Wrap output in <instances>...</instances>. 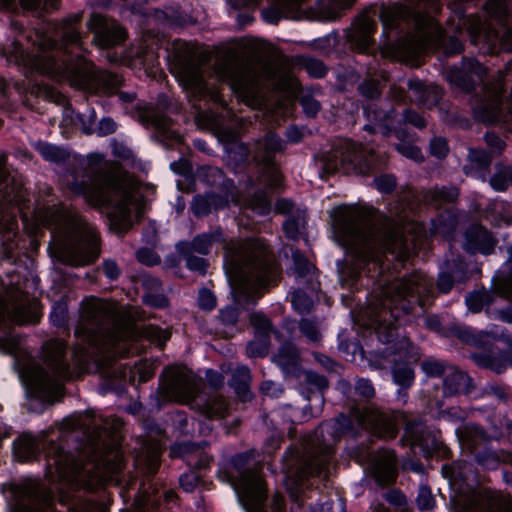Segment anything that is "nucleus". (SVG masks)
<instances>
[{
	"label": "nucleus",
	"instance_id": "5701e85b",
	"mask_svg": "<svg viewBox=\"0 0 512 512\" xmlns=\"http://www.w3.org/2000/svg\"><path fill=\"white\" fill-rule=\"evenodd\" d=\"M352 207L340 205L330 212V225L333 240L343 248L349 249L352 241Z\"/></svg>",
	"mask_w": 512,
	"mask_h": 512
},
{
	"label": "nucleus",
	"instance_id": "473e14b6",
	"mask_svg": "<svg viewBox=\"0 0 512 512\" xmlns=\"http://www.w3.org/2000/svg\"><path fill=\"white\" fill-rule=\"evenodd\" d=\"M512 166L498 163L495 172L490 177V186L497 192H505L510 185Z\"/></svg>",
	"mask_w": 512,
	"mask_h": 512
},
{
	"label": "nucleus",
	"instance_id": "412c9836",
	"mask_svg": "<svg viewBox=\"0 0 512 512\" xmlns=\"http://www.w3.org/2000/svg\"><path fill=\"white\" fill-rule=\"evenodd\" d=\"M166 389L178 402H189L197 392L198 379L186 367L172 366L166 370Z\"/></svg>",
	"mask_w": 512,
	"mask_h": 512
},
{
	"label": "nucleus",
	"instance_id": "c85d7f7f",
	"mask_svg": "<svg viewBox=\"0 0 512 512\" xmlns=\"http://www.w3.org/2000/svg\"><path fill=\"white\" fill-rule=\"evenodd\" d=\"M39 448V443L36 439L28 434L24 433L18 437L13 443V454L16 460L25 462L32 459Z\"/></svg>",
	"mask_w": 512,
	"mask_h": 512
},
{
	"label": "nucleus",
	"instance_id": "774afa93",
	"mask_svg": "<svg viewBox=\"0 0 512 512\" xmlns=\"http://www.w3.org/2000/svg\"><path fill=\"white\" fill-rule=\"evenodd\" d=\"M250 322L257 331V333L263 335H267L271 327L269 320L261 313H253L250 316Z\"/></svg>",
	"mask_w": 512,
	"mask_h": 512
},
{
	"label": "nucleus",
	"instance_id": "f3484780",
	"mask_svg": "<svg viewBox=\"0 0 512 512\" xmlns=\"http://www.w3.org/2000/svg\"><path fill=\"white\" fill-rule=\"evenodd\" d=\"M239 500L247 512H265L263 504L266 498L262 478L254 470L238 473L233 484Z\"/></svg>",
	"mask_w": 512,
	"mask_h": 512
},
{
	"label": "nucleus",
	"instance_id": "e2e57ef3",
	"mask_svg": "<svg viewBox=\"0 0 512 512\" xmlns=\"http://www.w3.org/2000/svg\"><path fill=\"white\" fill-rule=\"evenodd\" d=\"M384 499L394 507H404L407 504V497L405 493L399 488L389 489L385 495Z\"/></svg>",
	"mask_w": 512,
	"mask_h": 512
},
{
	"label": "nucleus",
	"instance_id": "dca6fc26",
	"mask_svg": "<svg viewBox=\"0 0 512 512\" xmlns=\"http://www.w3.org/2000/svg\"><path fill=\"white\" fill-rule=\"evenodd\" d=\"M474 380L465 371L458 368H451L442 381V388H435V392L427 391L426 406L431 410L442 411L445 405V398L469 395L474 389Z\"/></svg>",
	"mask_w": 512,
	"mask_h": 512
},
{
	"label": "nucleus",
	"instance_id": "6e6552de",
	"mask_svg": "<svg viewBox=\"0 0 512 512\" xmlns=\"http://www.w3.org/2000/svg\"><path fill=\"white\" fill-rule=\"evenodd\" d=\"M103 447L102 439H92L87 448L91 455L84 453L76 458L53 446L48 454V465L60 478L93 490L110 481L112 475L122 467V456L119 451L111 450L103 454Z\"/></svg>",
	"mask_w": 512,
	"mask_h": 512
},
{
	"label": "nucleus",
	"instance_id": "20e7f679",
	"mask_svg": "<svg viewBox=\"0 0 512 512\" xmlns=\"http://www.w3.org/2000/svg\"><path fill=\"white\" fill-rule=\"evenodd\" d=\"M70 189L87 203L104 207L111 227L117 232L126 231L132 225V211L137 217L142 213L136 184L121 170L76 181Z\"/></svg>",
	"mask_w": 512,
	"mask_h": 512
},
{
	"label": "nucleus",
	"instance_id": "680f3d73",
	"mask_svg": "<svg viewBox=\"0 0 512 512\" xmlns=\"http://www.w3.org/2000/svg\"><path fill=\"white\" fill-rule=\"evenodd\" d=\"M146 336L158 346L162 347L170 338V332L156 326H148L146 328Z\"/></svg>",
	"mask_w": 512,
	"mask_h": 512
},
{
	"label": "nucleus",
	"instance_id": "a18cd8bd",
	"mask_svg": "<svg viewBox=\"0 0 512 512\" xmlns=\"http://www.w3.org/2000/svg\"><path fill=\"white\" fill-rule=\"evenodd\" d=\"M469 158L479 169L486 170L491 166L494 156L483 148H472Z\"/></svg>",
	"mask_w": 512,
	"mask_h": 512
},
{
	"label": "nucleus",
	"instance_id": "cd10ccee",
	"mask_svg": "<svg viewBox=\"0 0 512 512\" xmlns=\"http://www.w3.org/2000/svg\"><path fill=\"white\" fill-rule=\"evenodd\" d=\"M494 289L501 296H507L512 291V245L508 248V259L502 264L492 279Z\"/></svg>",
	"mask_w": 512,
	"mask_h": 512
},
{
	"label": "nucleus",
	"instance_id": "72a5a7b5",
	"mask_svg": "<svg viewBox=\"0 0 512 512\" xmlns=\"http://www.w3.org/2000/svg\"><path fill=\"white\" fill-rule=\"evenodd\" d=\"M222 201L215 195L196 196L192 203V211L196 216L209 213L213 208L222 207Z\"/></svg>",
	"mask_w": 512,
	"mask_h": 512
},
{
	"label": "nucleus",
	"instance_id": "13d9d810",
	"mask_svg": "<svg viewBox=\"0 0 512 512\" xmlns=\"http://www.w3.org/2000/svg\"><path fill=\"white\" fill-rule=\"evenodd\" d=\"M300 331L311 342H319L321 339V332L317 325L308 319H302L300 322Z\"/></svg>",
	"mask_w": 512,
	"mask_h": 512
},
{
	"label": "nucleus",
	"instance_id": "864d4df0",
	"mask_svg": "<svg viewBox=\"0 0 512 512\" xmlns=\"http://www.w3.org/2000/svg\"><path fill=\"white\" fill-rule=\"evenodd\" d=\"M363 113L368 121L374 122L381 127L385 126L384 123L388 118V113L379 108L376 104H368L363 107Z\"/></svg>",
	"mask_w": 512,
	"mask_h": 512
},
{
	"label": "nucleus",
	"instance_id": "4be33fe9",
	"mask_svg": "<svg viewBox=\"0 0 512 512\" xmlns=\"http://www.w3.org/2000/svg\"><path fill=\"white\" fill-rule=\"evenodd\" d=\"M498 241L493 233L481 223H471L463 233V250L469 255H491Z\"/></svg>",
	"mask_w": 512,
	"mask_h": 512
},
{
	"label": "nucleus",
	"instance_id": "f8f14e48",
	"mask_svg": "<svg viewBox=\"0 0 512 512\" xmlns=\"http://www.w3.org/2000/svg\"><path fill=\"white\" fill-rule=\"evenodd\" d=\"M47 370L32 365L23 373V380L27 385L49 401L57 400L62 394V381L72 377L69 366L64 362L65 345L60 341H53L47 346Z\"/></svg>",
	"mask_w": 512,
	"mask_h": 512
},
{
	"label": "nucleus",
	"instance_id": "338daca9",
	"mask_svg": "<svg viewBox=\"0 0 512 512\" xmlns=\"http://www.w3.org/2000/svg\"><path fill=\"white\" fill-rule=\"evenodd\" d=\"M465 50V45L456 36H451L444 45V55L446 57H453L461 54Z\"/></svg>",
	"mask_w": 512,
	"mask_h": 512
},
{
	"label": "nucleus",
	"instance_id": "393cba45",
	"mask_svg": "<svg viewBox=\"0 0 512 512\" xmlns=\"http://www.w3.org/2000/svg\"><path fill=\"white\" fill-rule=\"evenodd\" d=\"M19 497L20 501L27 500L30 505L20 502L15 512H45L36 505H48L52 499V493L42 490L36 481H28L20 487Z\"/></svg>",
	"mask_w": 512,
	"mask_h": 512
},
{
	"label": "nucleus",
	"instance_id": "79ce46f5",
	"mask_svg": "<svg viewBox=\"0 0 512 512\" xmlns=\"http://www.w3.org/2000/svg\"><path fill=\"white\" fill-rule=\"evenodd\" d=\"M361 144L354 141V175H374L376 173L377 167L376 164L373 163L370 159H358V150Z\"/></svg>",
	"mask_w": 512,
	"mask_h": 512
},
{
	"label": "nucleus",
	"instance_id": "603ef678",
	"mask_svg": "<svg viewBox=\"0 0 512 512\" xmlns=\"http://www.w3.org/2000/svg\"><path fill=\"white\" fill-rule=\"evenodd\" d=\"M459 190L456 187L442 186L433 191V199L440 203L452 204L457 201Z\"/></svg>",
	"mask_w": 512,
	"mask_h": 512
},
{
	"label": "nucleus",
	"instance_id": "aec40b11",
	"mask_svg": "<svg viewBox=\"0 0 512 512\" xmlns=\"http://www.w3.org/2000/svg\"><path fill=\"white\" fill-rule=\"evenodd\" d=\"M284 149V142L273 132H268L265 137L256 144L255 158L265 167V178L272 188L280 186L281 175L274 165L273 156Z\"/></svg>",
	"mask_w": 512,
	"mask_h": 512
},
{
	"label": "nucleus",
	"instance_id": "f257e3e1",
	"mask_svg": "<svg viewBox=\"0 0 512 512\" xmlns=\"http://www.w3.org/2000/svg\"><path fill=\"white\" fill-rule=\"evenodd\" d=\"M354 395L367 403L361 406L354 399V463H366L377 476L397 471L398 458L393 448L374 447L375 440L391 441L399 434L396 418L375 405V388L371 380L359 377L354 382Z\"/></svg>",
	"mask_w": 512,
	"mask_h": 512
},
{
	"label": "nucleus",
	"instance_id": "4c0bfd02",
	"mask_svg": "<svg viewBox=\"0 0 512 512\" xmlns=\"http://www.w3.org/2000/svg\"><path fill=\"white\" fill-rule=\"evenodd\" d=\"M162 453V446L158 442H152L146 446V456L139 462L145 464L149 473H155L159 466V457Z\"/></svg>",
	"mask_w": 512,
	"mask_h": 512
},
{
	"label": "nucleus",
	"instance_id": "9d476101",
	"mask_svg": "<svg viewBox=\"0 0 512 512\" xmlns=\"http://www.w3.org/2000/svg\"><path fill=\"white\" fill-rule=\"evenodd\" d=\"M80 34L74 29H68L63 35L62 49L47 52L44 49L32 61L31 65L38 72L51 78L62 81L68 80L73 85H80L87 81L90 73L88 62L77 56L75 60H69L66 51L69 46L80 48Z\"/></svg>",
	"mask_w": 512,
	"mask_h": 512
},
{
	"label": "nucleus",
	"instance_id": "0eeeda50",
	"mask_svg": "<svg viewBox=\"0 0 512 512\" xmlns=\"http://www.w3.org/2000/svg\"><path fill=\"white\" fill-rule=\"evenodd\" d=\"M487 72V67L475 56L464 55L460 63L444 69V77L452 89L470 95L471 115L476 123L496 127L507 120V98L498 92L488 95L477 92Z\"/></svg>",
	"mask_w": 512,
	"mask_h": 512
},
{
	"label": "nucleus",
	"instance_id": "052dcab7",
	"mask_svg": "<svg viewBox=\"0 0 512 512\" xmlns=\"http://www.w3.org/2000/svg\"><path fill=\"white\" fill-rule=\"evenodd\" d=\"M494 346L495 344L493 343L491 350H483L482 352L472 353L471 358L474 363L477 366L485 369L491 367L495 361V355L493 354Z\"/></svg>",
	"mask_w": 512,
	"mask_h": 512
},
{
	"label": "nucleus",
	"instance_id": "69168bd1",
	"mask_svg": "<svg viewBox=\"0 0 512 512\" xmlns=\"http://www.w3.org/2000/svg\"><path fill=\"white\" fill-rule=\"evenodd\" d=\"M455 283H458L457 280L443 266L438 275L437 281L439 291L442 293H449Z\"/></svg>",
	"mask_w": 512,
	"mask_h": 512
},
{
	"label": "nucleus",
	"instance_id": "0e129e2a",
	"mask_svg": "<svg viewBox=\"0 0 512 512\" xmlns=\"http://www.w3.org/2000/svg\"><path fill=\"white\" fill-rule=\"evenodd\" d=\"M226 403L225 400L221 397H217L213 399L211 402H208L204 408V413L209 417L219 416L223 417L226 411Z\"/></svg>",
	"mask_w": 512,
	"mask_h": 512
},
{
	"label": "nucleus",
	"instance_id": "39448f33",
	"mask_svg": "<svg viewBox=\"0 0 512 512\" xmlns=\"http://www.w3.org/2000/svg\"><path fill=\"white\" fill-rule=\"evenodd\" d=\"M400 329L397 320L377 321L374 333L377 340L386 347L367 351L361 341L354 337V358L360 355L374 369H383L390 363L392 380L398 386L399 398H407L408 389L415 383L414 367L420 360V352L409 337L400 335Z\"/></svg>",
	"mask_w": 512,
	"mask_h": 512
},
{
	"label": "nucleus",
	"instance_id": "4468645a",
	"mask_svg": "<svg viewBox=\"0 0 512 512\" xmlns=\"http://www.w3.org/2000/svg\"><path fill=\"white\" fill-rule=\"evenodd\" d=\"M495 440L481 425L472 424L466 428L461 445L477 468L495 471L502 463L498 450L493 446Z\"/></svg>",
	"mask_w": 512,
	"mask_h": 512
},
{
	"label": "nucleus",
	"instance_id": "1a4fd4ad",
	"mask_svg": "<svg viewBox=\"0 0 512 512\" xmlns=\"http://www.w3.org/2000/svg\"><path fill=\"white\" fill-rule=\"evenodd\" d=\"M339 427L338 421L325 422L303 440L301 450L289 449L283 465L286 477L301 482L310 475L321 474L328 464L331 445L338 436Z\"/></svg>",
	"mask_w": 512,
	"mask_h": 512
},
{
	"label": "nucleus",
	"instance_id": "6ab92c4d",
	"mask_svg": "<svg viewBox=\"0 0 512 512\" xmlns=\"http://www.w3.org/2000/svg\"><path fill=\"white\" fill-rule=\"evenodd\" d=\"M176 78L184 90L195 97H209L215 102L221 100L218 91L208 87L204 81L197 61L189 60L181 63L177 68Z\"/></svg>",
	"mask_w": 512,
	"mask_h": 512
},
{
	"label": "nucleus",
	"instance_id": "bf43d9fd",
	"mask_svg": "<svg viewBox=\"0 0 512 512\" xmlns=\"http://www.w3.org/2000/svg\"><path fill=\"white\" fill-rule=\"evenodd\" d=\"M403 121L406 124H410L417 129H424L427 126V120L418 111L408 108L404 110Z\"/></svg>",
	"mask_w": 512,
	"mask_h": 512
},
{
	"label": "nucleus",
	"instance_id": "7c9ffc66",
	"mask_svg": "<svg viewBox=\"0 0 512 512\" xmlns=\"http://www.w3.org/2000/svg\"><path fill=\"white\" fill-rule=\"evenodd\" d=\"M295 264V278L298 284L309 283L313 287L316 280L315 266L298 254L293 256Z\"/></svg>",
	"mask_w": 512,
	"mask_h": 512
},
{
	"label": "nucleus",
	"instance_id": "de8ad7c7",
	"mask_svg": "<svg viewBox=\"0 0 512 512\" xmlns=\"http://www.w3.org/2000/svg\"><path fill=\"white\" fill-rule=\"evenodd\" d=\"M34 147L45 160L58 162L64 158V152L54 145L45 142H37Z\"/></svg>",
	"mask_w": 512,
	"mask_h": 512
},
{
	"label": "nucleus",
	"instance_id": "f03ea898",
	"mask_svg": "<svg viewBox=\"0 0 512 512\" xmlns=\"http://www.w3.org/2000/svg\"><path fill=\"white\" fill-rule=\"evenodd\" d=\"M217 77L228 82L236 96L247 106H266L267 83L287 96L294 97L298 83L285 58L273 62L229 57L216 69Z\"/></svg>",
	"mask_w": 512,
	"mask_h": 512
},
{
	"label": "nucleus",
	"instance_id": "bb28decb",
	"mask_svg": "<svg viewBox=\"0 0 512 512\" xmlns=\"http://www.w3.org/2000/svg\"><path fill=\"white\" fill-rule=\"evenodd\" d=\"M408 88L417 96L418 103L428 108L438 105L442 97L437 86L427 85L419 79H410Z\"/></svg>",
	"mask_w": 512,
	"mask_h": 512
},
{
	"label": "nucleus",
	"instance_id": "c756f323",
	"mask_svg": "<svg viewBox=\"0 0 512 512\" xmlns=\"http://www.w3.org/2000/svg\"><path fill=\"white\" fill-rule=\"evenodd\" d=\"M306 224V213L304 210L297 209L295 215H290L283 224L286 237L292 240H298L302 235Z\"/></svg>",
	"mask_w": 512,
	"mask_h": 512
},
{
	"label": "nucleus",
	"instance_id": "c03bdc74",
	"mask_svg": "<svg viewBox=\"0 0 512 512\" xmlns=\"http://www.w3.org/2000/svg\"><path fill=\"white\" fill-rule=\"evenodd\" d=\"M421 370L429 378H443L447 375V366L443 361L426 359L421 363Z\"/></svg>",
	"mask_w": 512,
	"mask_h": 512
},
{
	"label": "nucleus",
	"instance_id": "ddd939ff",
	"mask_svg": "<svg viewBox=\"0 0 512 512\" xmlns=\"http://www.w3.org/2000/svg\"><path fill=\"white\" fill-rule=\"evenodd\" d=\"M114 321V308L101 299H90L85 303L83 322L77 327L75 335L90 345H116L130 332L113 329L108 331L105 325Z\"/></svg>",
	"mask_w": 512,
	"mask_h": 512
},
{
	"label": "nucleus",
	"instance_id": "423d86ee",
	"mask_svg": "<svg viewBox=\"0 0 512 512\" xmlns=\"http://www.w3.org/2000/svg\"><path fill=\"white\" fill-rule=\"evenodd\" d=\"M39 225L53 227L51 255L60 262L83 266L99 256L95 228L77 213L63 207L47 208L36 213Z\"/></svg>",
	"mask_w": 512,
	"mask_h": 512
},
{
	"label": "nucleus",
	"instance_id": "8fccbe9b",
	"mask_svg": "<svg viewBox=\"0 0 512 512\" xmlns=\"http://www.w3.org/2000/svg\"><path fill=\"white\" fill-rule=\"evenodd\" d=\"M291 303L294 310L300 314L309 312L313 306L312 299L301 290H297L292 293Z\"/></svg>",
	"mask_w": 512,
	"mask_h": 512
},
{
	"label": "nucleus",
	"instance_id": "09e8293b",
	"mask_svg": "<svg viewBox=\"0 0 512 512\" xmlns=\"http://www.w3.org/2000/svg\"><path fill=\"white\" fill-rule=\"evenodd\" d=\"M450 151L446 138L435 136L430 140L429 153L432 157L438 160H443L447 157Z\"/></svg>",
	"mask_w": 512,
	"mask_h": 512
},
{
	"label": "nucleus",
	"instance_id": "4d7b16f0",
	"mask_svg": "<svg viewBox=\"0 0 512 512\" xmlns=\"http://www.w3.org/2000/svg\"><path fill=\"white\" fill-rule=\"evenodd\" d=\"M425 328L433 333L448 337V328H446L438 314H429L424 319Z\"/></svg>",
	"mask_w": 512,
	"mask_h": 512
},
{
	"label": "nucleus",
	"instance_id": "6e6d98bb",
	"mask_svg": "<svg viewBox=\"0 0 512 512\" xmlns=\"http://www.w3.org/2000/svg\"><path fill=\"white\" fill-rule=\"evenodd\" d=\"M193 453H198V449L194 444L191 443H178L174 445L170 450L172 457L185 458L186 461L191 465L193 464L191 457Z\"/></svg>",
	"mask_w": 512,
	"mask_h": 512
},
{
	"label": "nucleus",
	"instance_id": "37998d69",
	"mask_svg": "<svg viewBox=\"0 0 512 512\" xmlns=\"http://www.w3.org/2000/svg\"><path fill=\"white\" fill-rule=\"evenodd\" d=\"M221 240L222 233L219 231L213 234L199 235L194 238L192 242V248L195 252L206 254L213 243L220 242Z\"/></svg>",
	"mask_w": 512,
	"mask_h": 512
},
{
	"label": "nucleus",
	"instance_id": "a878e982",
	"mask_svg": "<svg viewBox=\"0 0 512 512\" xmlns=\"http://www.w3.org/2000/svg\"><path fill=\"white\" fill-rule=\"evenodd\" d=\"M449 336L457 338L466 345L482 350H491L493 346V339L489 333L478 331L470 326L453 324L448 327Z\"/></svg>",
	"mask_w": 512,
	"mask_h": 512
},
{
	"label": "nucleus",
	"instance_id": "c9c22d12",
	"mask_svg": "<svg viewBox=\"0 0 512 512\" xmlns=\"http://www.w3.org/2000/svg\"><path fill=\"white\" fill-rule=\"evenodd\" d=\"M273 359L282 369L288 370L297 364L298 352L294 346L284 345Z\"/></svg>",
	"mask_w": 512,
	"mask_h": 512
},
{
	"label": "nucleus",
	"instance_id": "5fc2aeb1",
	"mask_svg": "<svg viewBox=\"0 0 512 512\" xmlns=\"http://www.w3.org/2000/svg\"><path fill=\"white\" fill-rule=\"evenodd\" d=\"M246 351L249 357L265 356L268 352L267 335H262L259 339L249 342Z\"/></svg>",
	"mask_w": 512,
	"mask_h": 512
},
{
	"label": "nucleus",
	"instance_id": "e433bc0d",
	"mask_svg": "<svg viewBox=\"0 0 512 512\" xmlns=\"http://www.w3.org/2000/svg\"><path fill=\"white\" fill-rule=\"evenodd\" d=\"M405 136V132L401 131L397 137L401 140L399 144L396 145V150L404 157L411 159L415 162H422L424 161V156L422 154L421 148L417 145L403 141V138Z\"/></svg>",
	"mask_w": 512,
	"mask_h": 512
},
{
	"label": "nucleus",
	"instance_id": "3c124183",
	"mask_svg": "<svg viewBox=\"0 0 512 512\" xmlns=\"http://www.w3.org/2000/svg\"><path fill=\"white\" fill-rule=\"evenodd\" d=\"M484 141L494 157L502 155L506 148V142L494 131H487L484 134Z\"/></svg>",
	"mask_w": 512,
	"mask_h": 512
},
{
	"label": "nucleus",
	"instance_id": "ea45409f",
	"mask_svg": "<svg viewBox=\"0 0 512 512\" xmlns=\"http://www.w3.org/2000/svg\"><path fill=\"white\" fill-rule=\"evenodd\" d=\"M490 302V296L486 291L474 290L470 292L465 299L468 310L472 313L481 312L484 306L489 305Z\"/></svg>",
	"mask_w": 512,
	"mask_h": 512
},
{
	"label": "nucleus",
	"instance_id": "b1692460",
	"mask_svg": "<svg viewBox=\"0 0 512 512\" xmlns=\"http://www.w3.org/2000/svg\"><path fill=\"white\" fill-rule=\"evenodd\" d=\"M90 29L96 30L94 42L101 48L119 44L125 39V31L117 24H108L99 15H93L88 23Z\"/></svg>",
	"mask_w": 512,
	"mask_h": 512
},
{
	"label": "nucleus",
	"instance_id": "9b49d317",
	"mask_svg": "<svg viewBox=\"0 0 512 512\" xmlns=\"http://www.w3.org/2000/svg\"><path fill=\"white\" fill-rule=\"evenodd\" d=\"M358 210V204L354 202V292L361 277V261L372 264L382 274L390 269L392 260L400 261L402 258L397 243L388 236L370 233L361 245Z\"/></svg>",
	"mask_w": 512,
	"mask_h": 512
},
{
	"label": "nucleus",
	"instance_id": "2f4dec72",
	"mask_svg": "<svg viewBox=\"0 0 512 512\" xmlns=\"http://www.w3.org/2000/svg\"><path fill=\"white\" fill-rule=\"evenodd\" d=\"M64 120L68 124L79 127L84 133L90 134L93 131V126L96 121L94 111L89 112L88 115L75 114L73 110L66 109L64 112Z\"/></svg>",
	"mask_w": 512,
	"mask_h": 512
},
{
	"label": "nucleus",
	"instance_id": "f704fd0d",
	"mask_svg": "<svg viewBox=\"0 0 512 512\" xmlns=\"http://www.w3.org/2000/svg\"><path fill=\"white\" fill-rule=\"evenodd\" d=\"M371 186L382 195H391L397 188V178L393 173L375 174Z\"/></svg>",
	"mask_w": 512,
	"mask_h": 512
},
{
	"label": "nucleus",
	"instance_id": "58836bf2",
	"mask_svg": "<svg viewBox=\"0 0 512 512\" xmlns=\"http://www.w3.org/2000/svg\"><path fill=\"white\" fill-rule=\"evenodd\" d=\"M415 502L417 508L422 512L432 511L436 507V499L427 484H421L419 486Z\"/></svg>",
	"mask_w": 512,
	"mask_h": 512
},
{
	"label": "nucleus",
	"instance_id": "49530a36",
	"mask_svg": "<svg viewBox=\"0 0 512 512\" xmlns=\"http://www.w3.org/2000/svg\"><path fill=\"white\" fill-rule=\"evenodd\" d=\"M250 382V371L247 367L241 366L235 370V373L232 378V386L235 388L237 393H247V386Z\"/></svg>",
	"mask_w": 512,
	"mask_h": 512
},
{
	"label": "nucleus",
	"instance_id": "a19ab883",
	"mask_svg": "<svg viewBox=\"0 0 512 512\" xmlns=\"http://www.w3.org/2000/svg\"><path fill=\"white\" fill-rule=\"evenodd\" d=\"M443 266L448 272H450L458 283H463L468 279V268L463 259L457 258L446 260Z\"/></svg>",
	"mask_w": 512,
	"mask_h": 512
},
{
	"label": "nucleus",
	"instance_id": "2eb2a0df",
	"mask_svg": "<svg viewBox=\"0 0 512 512\" xmlns=\"http://www.w3.org/2000/svg\"><path fill=\"white\" fill-rule=\"evenodd\" d=\"M11 284V281L6 284L0 279V320L9 319L19 324L36 322V303H30L19 288Z\"/></svg>",
	"mask_w": 512,
	"mask_h": 512
},
{
	"label": "nucleus",
	"instance_id": "7ed1b4c3",
	"mask_svg": "<svg viewBox=\"0 0 512 512\" xmlns=\"http://www.w3.org/2000/svg\"><path fill=\"white\" fill-rule=\"evenodd\" d=\"M224 249V268L237 302L253 300L276 282L278 268L262 241H231Z\"/></svg>",
	"mask_w": 512,
	"mask_h": 512
},
{
	"label": "nucleus",
	"instance_id": "a211bd4d",
	"mask_svg": "<svg viewBox=\"0 0 512 512\" xmlns=\"http://www.w3.org/2000/svg\"><path fill=\"white\" fill-rule=\"evenodd\" d=\"M399 444L402 447L409 446L413 450L419 449L425 458L439 455L443 447V443L433 431L415 421L406 424Z\"/></svg>",
	"mask_w": 512,
	"mask_h": 512
}]
</instances>
